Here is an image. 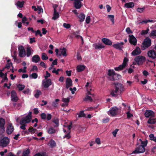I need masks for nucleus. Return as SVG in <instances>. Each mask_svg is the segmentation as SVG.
Listing matches in <instances>:
<instances>
[{
	"mask_svg": "<svg viewBox=\"0 0 156 156\" xmlns=\"http://www.w3.org/2000/svg\"><path fill=\"white\" fill-rule=\"evenodd\" d=\"M34 156H47L45 154L43 153L42 154L38 153L36 154Z\"/></svg>",
	"mask_w": 156,
	"mask_h": 156,
	"instance_id": "64",
	"label": "nucleus"
},
{
	"mask_svg": "<svg viewBox=\"0 0 156 156\" xmlns=\"http://www.w3.org/2000/svg\"><path fill=\"white\" fill-rule=\"evenodd\" d=\"M66 49L65 48H63L62 50L61 51V53L58 54V56H60L62 55L66 57L67 56L66 53Z\"/></svg>",
	"mask_w": 156,
	"mask_h": 156,
	"instance_id": "27",
	"label": "nucleus"
},
{
	"mask_svg": "<svg viewBox=\"0 0 156 156\" xmlns=\"http://www.w3.org/2000/svg\"><path fill=\"white\" fill-rule=\"evenodd\" d=\"M135 150L133 152L132 154H136L143 153L145 151V148L143 147L141 145H140V144L138 142H137Z\"/></svg>",
	"mask_w": 156,
	"mask_h": 156,
	"instance_id": "3",
	"label": "nucleus"
},
{
	"mask_svg": "<svg viewBox=\"0 0 156 156\" xmlns=\"http://www.w3.org/2000/svg\"><path fill=\"white\" fill-rule=\"evenodd\" d=\"M124 6L127 8H132L134 6V4L133 2H130L126 3Z\"/></svg>",
	"mask_w": 156,
	"mask_h": 156,
	"instance_id": "29",
	"label": "nucleus"
},
{
	"mask_svg": "<svg viewBox=\"0 0 156 156\" xmlns=\"http://www.w3.org/2000/svg\"><path fill=\"white\" fill-rule=\"evenodd\" d=\"M37 13L38 14H40L41 12H43V9L41 6H37Z\"/></svg>",
	"mask_w": 156,
	"mask_h": 156,
	"instance_id": "47",
	"label": "nucleus"
},
{
	"mask_svg": "<svg viewBox=\"0 0 156 156\" xmlns=\"http://www.w3.org/2000/svg\"><path fill=\"white\" fill-rule=\"evenodd\" d=\"M134 60L138 65H140L145 61V58L143 56L139 55L135 58Z\"/></svg>",
	"mask_w": 156,
	"mask_h": 156,
	"instance_id": "5",
	"label": "nucleus"
},
{
	"mask_svg": "<svg viewBox=\"0 0 156 156\" xmlns=\"http://www.w3.org/2000/svg\"><path fill=\"white\" fill-rule=\"evenodd\" d=\"M29 122V114L23 117L20 121V124L22 126H20L21 129H26L25 126L26 125L25 124L26 123Z\"/></svg>",
	"mask_w": 156,
	"mask_h": 156,
	"instance_id": "2",
	"label": "nucleus"
},
{
	"mask_svg": "<svg viewBox=\"0 0 156 156\" xmlns=\"http://www.w3.org/2000/svg\"><path fill=\"white\" fill-rule=\"evenodd\" d=\"M24 3L23 1H18L17 2H15V5L16 6L17 8L19 9L23 7Z\"/></svg>",
	"mask_w": 156,
	"mask_h": 156,
	"instance_id": "17",
	"label": "nucleus"
},
{
	"mask_svg": "<svg viewBox=\"0 0 156 156\" xmlns=\"http://www.w3.org/2000/svg\"><path fill=\"white\" fill-rule=\"evenodd\" d=\"M126 31L127 32V34H129L130 33H133V32L130 30V28H129V27L127 28L126 29Z\"/></svg>",
	"mask_w": 156,
	"mask_h": 156,
	"instance_id": "62",
	"label": "nucleus"
},
{
	"mask_svg": "<svg viewBox=\"0 0 156 156\" xmlns=\"http://www.w3.org/2000/svg\"><path fill=\"white\" fill-rule=\"evenodd\" d=\"M29 153V149L26 151H24L23 153V156H27Z\"/></svg>",
	"mask_w": 156,
	"mask_h": 156,
	"instance_id": "51",
	"label": "nucleus"
},
{
	"mask_svg": "<svg viewBox=\"0 0 156 156\" xmlns=\"http://www.w3.org/2000/svg\"><path fill=\"white\" fill-rule=\"evenodd\" d=\"M5 120L2 118H0V131L2 133H3L5 131Z\"/></svg>",
	"mask_w": 156,
	"mask_h": 156,
	"instance_id": "13",
	"label": "nucleus"
},
{
	"mask_svg": "<svg viewBox=\"0 0 156 156\" xmlns=\"http://www.w3.org/2000/svg\"><path fill=\"white\" fill-rule=\"evenodd\" d=\"M18 99L16 94L14 90H12L11 92V100L12 101L16 102Z\"/></svg>",
	"mask_w": 156,
	"mask_h": 156,
	"instance_id": "16",
	"label": "nucleus"
},
{
	"mask_svg": "<svg viewBox=\"0 0 156 156\" xmlns=\"http://www.w3.org/2000/svg\"><path fill=\"white\" fill-rule=\"evenodd\" d=\"M151 36H156V30H153L150 34Z\"/></svg>",
	"mask_w": 156,
	"mask_h": 156,
	"instance_id": "60",
	"label": "nucleus"
},
{
	"mask_svg": "<svg viewBox=\"0 0 156 156\" xmlns=\"http://www.w3.org/2000/svg\"><path fill=\"white\" fill-rule=\"evenodd\" d=\"M151 41L150 38L147 37L143 41L142 44V47L143 49L148 48L151 45Z\"/></svg>",
	"mask_w": 156,
	"mask_h": 156,
	"instance_id": "4",
	"label": "nucleus"
},
{
	"mask_svg": "<svg viewBox=\"0 0 156 156\" xmlns=\"http://www.w3.org/2000/svg\"><path fill=\"white\" fill-rule=\"evenodd\" d=\"M56 130L53 127H50L48 129V133L49 134H51L55 133Z\"/></svg>",
	"mask_w": 156,
	"mask_h": 156,
	"instance_id": "31",
	"label": "nucleus"
},
{
	"mask_svg": "<svg viewBox=\"0 0 156 156\" xmlns=\"http://www.w3.org/2000/svg\"><path fill=\"white\" fill-rule=\"evenodd\" d=\"M38 35H39L41 37L42 36V34L41 33V31L39 30H37L35 33V35L36 36H37Z\"/></svg>",
	"mask_w": 156,
	"mask_h": 156,
	"instance_id": "63",
	"label": "nucleus"
},
{
	"mask_svg": "<svg viewBox=\"0 0 156 156\" xmlns=\"http://www.w3.org/2000/svg\"><path fill=\"white\" fill-rule=\"evenodd\" d=\"M9 140L7 137H4L0 141V146L2 147H6L9 143Z\"/></svg>",
	"mask_w": 156,
	"mask_h": 156,
	"instance_id": "6",
	"label": "nucleus"
},
{
	"mask_svg": "<svg viewBox=\"0 0 156 156\" xmlns=\"http://www.w3.org/2000/svg\"><path fill=\"white\" fill-rule=\"evenodd\" d=\"M149 30L148 28L146 30H142L141 31V34L142 35H145L147 34L148 33Z\"/></svg>",
	"mask_w": 156,
	"mask_h": 156,
	"instance_id": "53",
	"label": "nucleus"
},
{
	"mask_svg": "<svg viewBox=\"0 0 156 156\" xmlns=\"http://www.w3.org/2000/svg\"><path fill=\"white\" fill-rule=\"evenodd\" d=\"M12 56L13 57L14 61L16 63H19L20 62V60L18 59L17 58L16 56L12 55Z\"/></svg>",
	"mask_w": 156,
	"mask_h": 156,
	"instance_id": "49",
	"label": "nucleus"
},
{
	"mask_svg": "<svg viewBox=\"0 0 156 156\" xmlns=\"http://www.w3.org/2000/svg\"><path fill=\"white\" fill-rule=\"evenodd\" d=\"M149 136L151 140L156 142V137L154 136L153 134H150Z\"/></svg>",
	"mask_w": 156,
	"mask_h": 156,
	"instance_id": "38",
	"label": "nucleus"
},
{
	"mask_svg": "<svg viewBox=\"0 0 156 156\" xmlns=\"http://www.w3.org/2000/svg\"><path fill=\"white\" fill-rule=\"evenodd\" d=\"M125 67L122 65H120L118 67L114 68L115 71H119L122 70Z\"/></svg>",
	"mask_w": 156,
	"mask_h": 156,
	"instance_id": "34",
	"label": "nucleus"
},
{
	"mask_svg": "<svg viewBox=\"0 0 156 156\" xmlns=\"http://www.w3.org/2000/svg\"><path fill=\"white\" fill-rule=\"evenodd\" d=\"M53 122L55 123L56 125L54 126V127H56L59 126V121L58 119H54L53 121Z\"/></svg>",
	"mask_w": 156,
	"mask_h": 156,
	"instance_id": "44",
	"label": "nucleus"
},
{
	"mask_svg": "<svg viewBox=\"0 0 156 156\" xmlns=\"http://www.w3.org/2000/svg\"><path fill=\"white\" fill-rule=\"evenodd\" d=\"M50 146L51 147L53 148L56 146V144L55 141L53 140H51L49 142Z\"/></svg>",
	"mask_w": 156,
	"mask_h": 156,
	"instance_id": "36",
	"label": "nucleus"
},
{
	"mask_svg": "<svg viewBox=\"0 0 156 156\" xmlns=\"http://www.w3.org/2000/svg\"><path fill=\"white\" fill-rule=\"evenodd\" d=\"M14 130L13 127L12 125V124L9 123L6 129V132L8 134H11Z\"/></svg>",
	"mask_w": 156,
	"mask_h": 156,
	"instance_id": "15",
	"label": "nucleus"
},
{
	"mask_svg": "<svg viewBox=\"0 0 156 156\" xmlns=\"http://www.w3.org/2000/svg\"><path fill=\"white\" fill-rule=\"evenodd\" d=\"M128 61V59L127 58L125 57L123 59V62L122 65L125 67Z\"/></svg>",
	"mask_w": 156,
	"mask_h": 156,
	"instance_id": "41",
	"label": "nucleus"
},
{
	"mask_svg": "<svg viewBox=\"0 0 156 156\" xmlns=\"http://www.w3.org/2000/svg\"><path fill=\"white\" fill-rule=\"evenodd\" d=\"M66 88L67 89L68 88L70 87H71L72 85V81L71 79L70 78H66Z\"/></svg>",
	"mask_w": 156,
	"mask_h": 156,
	"instance_id": "18",
	"label": "nucleus"
},
{
	"mask_svg": "<svg viewBox=\"0 0 156 156\" xmlns=\"http://www.w3.org/2000/svg\"><path fill=\"white\" fill-rule=\"evenodd\" d=\"M121 78V76L120 75L115 73L112 77L110 78V80L111 81L118 80Z\"/></svg>",
	"mask_w": 156,
	"mask_h": 156,
	"instance_id": "20",
	"label": "nucleus"
},
{
	"mask_svg": "<svg viewBox=\"0 0 156 156\" xmlns=\"http://www.w3.org/2000/svg\"><path fill=\"white\" fill-rule=\"evenodd\" d=\"M37 74L36 73H33L31 75H30V78L36 79L37 77Z\"/></svg>",
	"mask_w": 156,
	"mask_h": 156,
	"instance_id": "43",
	"label": "nucleus"
},
{
	"mask_svg": "<svg viewBox=\"0 0 156 156\" xmlns=\"http://www.w3.org/2000/svg\"><path fill=\"white\" fill-rule=\"evenodd\" d=\"M129 41L131 44L136 45L137 44V40L136 38L133 35H129Z\"/></svg>",
	"mask_w": 156,
	"mask_h": 156,
	"instance_id": "12",
	"label": "nucleus"
},
{
	"mask_svg": "<svg viewBox=\"0 0 156 156\" xmlns=\"http://www.w3.org/2000/svg\"><path fill=\"white\" fill-rule=\"evenodd\" d=\"M70 131L69 132V133L66 134L65 136H64L63 138H66L67 139H69L71 137L70 135Z\"/></svg>",
	"mask_w": 156,
	"mask_h": 156,
	"instance_id": "57",
	"label": "nucleus"
},
{
	"mask_svg": "<svg viewBox=\"0 0 156 156\" xmlns=\"http://www.w3.org/2000/svg\"><path fill=\"white\" fill-rule=\"evenodd\" d=\"M115 85V90L113 89L111 91L110 94L112 97H116L117 93L119 90L120 92L124 90V87L123 85L120 83H114Z\"/></svg>",
	"mask_w": 156,
	"mask_h": 156,
	"instance_id": "1",
	"label": "nucleus"
},
{
	"mask_svg": "<svg viewBox=\"0 0 156 156\" xmlns=\"http://www.w3.org/2000/svg\"><path fill=\"white\" fill-rule=\"evenodd\" d=\"M41 58L43 60H46L48 59V57L47 56L46 54L44 53H42Z\"/></svg>",
	"mask_w": 156,
	"mask_h": 156,
	"instance_id": "45",
	"label": "nucleus"
},
{
	"mask_svg": "<svg viewBox=\"0 0 156 156\" xmlns=\"http://www.w3.org/2000/svg\"><path fill=\"white\" fill-rule=\"evenodd\" d=\"M42 93L41 91L39 90H37L34 94V96L36 98H38L39 96L41 95Z\"/></svg>",
	"mask_w": 156,
	"mask_h": 156,
	"instance_id": "39",
	"label": "nucleus"
},
{
	"mask_svg": "<svg viewBox=\"0 0 156 156\" xmlns=\"http://www.w3.org/2000/svg\"><path fill=\"white\" fill-rule=\"evenodd\" d=\"M27 69V67L26 66H24L23 69H19L18 72L19 73H25L26 72V69Z\"/></svg>",
	"mask_w": 156,
	"mask_h": 156,
	"instance_id": "48",
	"label": "nucleus"
},
{
	"mask_svg": "<svg viewBox=\"0 0 156 156\" xmlns=\"http://www.w3.org/2000/svg\"><path fill=\"white\" fill-rule=\"evenodd\" d=\"M63 26L65 28L67 29L71 27L70 25L69 24L66 23H63Z\"/></svg>",
	"mask_w": 156,
	"mask_h": 156,
	"instance_id": "59",
	"label": "nucleus"
},
{
	"mask_svg": "<svg viewBox=\"0 0 156 156\" xmlns=\"http://www.w3.org/2000/svg\"><path fill=\"white\" fill-rule=\"evenodd\" d=\"M102 41L106 45H111L112 44V41L108 38H103L102 39Z\"/></svg>",
	"mask_w": 156,
	"mask_h": 156,
	"instance_id": "21",
	"label": "nucleus"
},
{
	"mask_svg": "<svg viewBox=\"0 0 156 156\" xmlns=\"http://www.w3.org/2000/svg\"><path fill=\"white\" fill-rule=\"evenodd\" d=\"M19 54L20 57H23L26 55L25 50L22 46H20L18 47Z\"/></svg>",
	"mask_w": 156,
	"mask_h": 156,
	"instance_id": "8",
	"label": "nucleus"
},
{
	"mask_svg": "<svg viewBox=\"0 0 156 156\" xmlns=\"http://www.w3.org/2000/svg\"><path fill=\"white\" fill-rule=\"evenodd\" d=\"M115 73V72L113 69L111 70L110 69L108 70V75L110 77H112Z\"/></svg>",
	"mask_w": 156,
	"mask_h": 156,
	"instance_id": "33",
	"label": "nucleus"
},
{
	"mask_svg": "<svg viewBox=\"0 0 156 156\" xmlns=\"http://www.w3.org/2000/svg\"><path fill=\"white\" fill-rule=\"evenodd\" d=\"M90 21V16H87L86 19V22L87 24H89Z\"/></svg>",
	"mask_w": 156,
	"mask_h": 156,
	"instance_id": "61",
	"label": "nucleus"
},
{
	"mask_svg": "<svg viewBox=\"0 0 156 156\" xmlns=\"http://www.w3.org/2000/svg\"><path fill=\"white\" fill-rule=\"evenodd\" d=\"M84 101H93L91 97L87 95L86 97L83 99Z\"/></svg>",
	"mask_w": 156,
	"mask_h": 156,
	"instance_id": "42",
	"label": "nucleus"
},
{
	"mask_svg": "<svg viewBox=\"0 0 156 156\" xmlns=\"http://www.w3.org/2000/svg\"><path fill=\"white\" fill-rule=\"evenodd\" d=\"M148 143V141L147 140H145L144 141H142L140 144V145H141L144 148L147 146Z\"/></svg>",
	"mask_w": 156,
	"mask_h": 156,
	"instance_id": "35",
	"label": "nucleus"
},
{
	"mask_svg": "<svg viewBox=\"0 0 156 156\" xmlns=\"http://www.w3.org/2000/svg\"><path fill=\"white\" fill-rule=\"evenodd\" d=\"M78 115V117L79 118L84 117L85 116V114L84 112L83 111H80L79 114L77 113Z\"/></svg>",
	"mask_w": 156,
	"mask_h": 156,
	"instance_id": "40",
	"label": "nucleus"
},
{
	"mask_svg": "<svg viewBox=\"0 0 156 156\" xmlns=\"http://www.w3.org/2000/svg\"><path fill=\"white\" fill-rule=\"evenodd\" d=\"M141 52L140 48L138 47L136 48L132 52L131 54L132 55L135 56L140 54Z\"/></svg>",
	"mask_w": 156,
	"mask_h": 156,
	"instance_id": "19",
	"label": "nucleus"
},
{
	"mask_svg": "<svg viewBox=\"0 0 156 156\" xmlns=\"http://www.w3.org/2000/svg\"><path fill=\"white\" fill-rule=\"evenodd\" d=\"M59 101V100L58 99H56L55 100V102H53L52 103V105L53 107H56L57 106L58 103L57 102Z\"/></svg>",
	"mask_w": 156,
	"mask_h": 156,
	"instance_id": "46",
	"label": "nucleus"
},
{
	"mask_svg": "<svg viewBox=\"0 0 156 156\" xmlns=\"http://www.w3.org/2000/svg\"><path fill=\"white\" fill-rule=\"evenodd\" d=\"M16 25L19 28H21L22 27V23L21 22H17L16 21L15 23Z\"/></svg>",
	"mask_w": 156,
	"mask_h": 156,
	"instance_id": "58",
	"label": "nucleus"
},
{
	"mask_svg": "<svg viewBox=\"0 0 156 156\" xmlns=\"http://www.w3.org/2000/svg\"><path fill=\"white\" fill-rule=\"evenodd\" d=\"M124 43L123 42L118 43L113 45L112 46L115 48L119 49V50H122L123 45Z\"/></svg>",
	"mask_w": 156,
	"mask_h": 156,
	"instance_id": "14",
	"label": "nucleus"
},
{
	"mask_svg": "<svg viewBox=\"0 0 156 156\" xmlns=\"http://www.w3.org/2000/svg\"><path fill=\"white\" fill-rule=\"evenodd\" d=\"M41 119H46V114L44 113H42L41 115Z\"/></svg>",
	"mask_w": 156,
	"mask_h": 156,
	"instance_id": "55",
	"label": "nucleus"
},
{
	"mask_svg": "<svg viewBox=\"0 0 156 156\" xmlns=\"http://www.w3.org/2000/svg\"><path fill=\"white\" fill-rule=\"evenodd\" d=\"M27 19L25 16H24L22 18V23L25 26H27L29 25V22L27 21Z\"/></svg>",
	"mask_w": 156,
	"mask_h": 156,
	"instance_id": "28",
	"label": "nucleus"
},
{
	"mask_svg": "<svg viewBox=\"0 0 156 156\" xmlns=\"http://www.w3.org/2000/svg\"><path fill=\"white\" fill-rule=\"evenodd\" d=\"M51 84V80L50 79H48L42 81V85L44 88H47Z\"/></svg>",
	"mask_w": 156,
	"mask_h": 156,
	"instance_id": "7",
	"label": "nucleus"
},
{
	"mask_svg": "<svg viewBox=\"0 0 156 156\" xmlns=\"http://www.w3.org/2000/svg\"><path fill=\"white\" fill-rule=\"evenodd\" d=\"M24 86L23 85L19 84L17 86V87L20 90H23L24 88Z\"/></svg>",
	"mask_w": 156,
	"mask_h": 156,
	"instance_id": "50",
	"label": "nucleus"
},
{
	"mask_svg": "<svg viewBox=\"0 0 156 156\" xmlns=\"http://www.w3.org/2000/svg\"><path fill=\"white\" fill-rule=\"evenodd\" d=\"M40 60V58L38 55L33 56L32 58V61L35 63L38 62Z\"/></svg>",
	"mask_w": 156,
	"mask_h": 156,
	"instance_id": "23",
	"label": "nucleus"
},
{
	"mask_svg": "<svg viewBox=\"0 0 156 156\" xmlns=\"http://www.w3.org/2000/svg\"><path fill=\"white\" fill-rule=\"evenodd\" d=\"M108 17L110 19V20L112 23V25H114L115 23L114 16L113 15H108Z\"/></svg>",
	"mask_w": 156,
	"mask_h": 156,
	"instance_id": "37",
	"label": "nucleus"
},
{
	"mask_svg": "<svg viewBox=\"0 0 156 156\" xmlns=\"http://www.w3.org/2000/svg\"><path fill=\"white\" fill-rule=\"evenodd\" d=\"M147 54L148 57L152 59H154L156 58V52L154 50L149 51Z\"/></svg>",
	"mask_w": 156,
	"mask_h": 156,
	"instance_id": "11",
	"label": "nucleus"
},
{
	"mask_svg": "<svg viewBox=\"0 0 156 156\" xmlns=\"http://www.w3.org/2000/svg\"><path fill=\"white\" fill-rule=\"evenodd\" d=\"M37 70L38 68L37 66H34L30 71L33 72H36L37 71Z\"/></svg>",
	"mask_w": 156,
	"mask_h": 156,
	"instance_id": "54",
	"label": "nucleus"
},
{
	"mask_svg": "<svg viewBox=\"0 0 156 156\" xmlns=\"http://www.w3.org/2000/svg\"><path fill=\"white\" fill-rule=\"evenodd\" d=\"M78 17L79 19L80 22H82L84 21L85 19V15L83 13H81L78 16Z\"/></svg>",
	"mask_w": 156,
	"mask_h": 156,
	"instance_id": "25",
	"label": "nucleus"
},
{
	"mask_svg": "<svg viewBox=\"0 0 156 156\" xmlns=\"http://www.w3.org/2000/svg\"><path fill=\"white\" fill-rule=\"evenodd\" d=\"M70 101V99L69 98H62V101L66 103H68Z\"/></svg>",
	"mask_w": 156,
	"mask_h": 156,
	"instance_id": "56",
	"label": "nucleus"
},
{
	"mask_svg": "<svg viewBox=\"0 0 156 156\" xmlns=\"http://www.w3.org/2000/svg\"><path fill=\"white\" fill-rule=\"evenodd\" d=\"M74 5L76 9H79L81 7V3L79 0H76L74 1Z\"/></svg>",
	"mask_w": 156,
	"mask_h": 156,
	"instance_id": "22",
	"label": "nucleus"
},
{
	"mask_svg": "<svg viewBox=\"0 0 156 156\" xmlns=\"http://www.w3.org/2000/svg\"><path fill=\"white\" fill-rule=\"evenodd\" d=\"M94 46L96 49H100L103 48H105V46L103 45L102 44H95L94 45Z\"/></svg>",
	"mask_w": 156,
	"mask_h": 156,
	"instance_id": "30",
	"label": "nucleus"
},
{
	"mask_svg": "<svg viewBox=\"0 0 156 156\" xmlns=\"http://www.w3.org/2000/svg\"><path fill=\"white\" fill-rule=\"evenodd\" d=\"M156 122V118H150L147 121V123L150 124H154Z\"/></svg>",
	"mask_w": 156,
	"mask_h": 156,
	"instance_id": "32",
	"label": "nucleus"
},
{
	"mask_svg": "<svg viewBox=\"0 0 156 156\" xmlns=\"http://www.w3.org/2000/svg\"><path fill=\"white\" fill-rule=\"evenodd\" d=\"M118 108L116 107H114L111 108L110 110L108 112V114H109L112 116H114L116 115L117 113Z\"/></svg>",
	"mask_w": 156,
	"mask_h": 156,
	"instance_id": "9",
	"label": "nucleus"
},
{
	"mask_svg": "<svg viewBox=\"0 0 156 156\" xmlns=\"http://www.w3.org/2000/svg\"><path fill=\"white\" fill-rule=\"evenodd\" d=\"M145 7H144L142 8H138L137 9V11L139 12H143L145 10Z\"/></svg>",
	"mask_w": 156,
	"mask_h": 156,
	"instance_id": "52",
	"label": "nucleus"
},
{
	"mask_svg": "<svg viewBox=\"0 0 156 156\" xmlns=\"http://www.w3.org/2000/svg\"><path fill=\"white\" fill-rule=\"evenodd\" d=\"M145 116L147 118H151L155 116L154 113L151 110H146L144 113Z\"/></svg>",
	"mask_w": 156,
	"mask_h": 156,
	"instance_id": "10",
	"label": "nucleus"
},
{
	"mask_svg": "<svg viewBox=\"0 0 156 156\" xmlns=\"http://www.w3.org/2000/svg\"><path fill=\"white\" fill-rule=\"evenodd\" d=\"M86 68L84 65H79L77 67L76 69L78 72H81L84 70Z\"/></svg>",
	"mask_w": 156,
	"mask_h": 156,
	"instance_id": "24",
	"label": "nucleus"
},
{
	"mask_svg": "<svg viewBox=\"0 0 156 156\" xmlns=\"http://www.w3.org/2000/svg\"><path fill=\"white\" fill-rule=\"evenodd\" d=\"M59 16V13L57 12L56 9H54V12L53 15V16L52 18V19L53 20H55L58 19Z\"/></svg>",
	"mask_w": 156,
	"mask_h": 156,
	"instance_id": "26",
	"label": "nucleus"
}]
</instances>
